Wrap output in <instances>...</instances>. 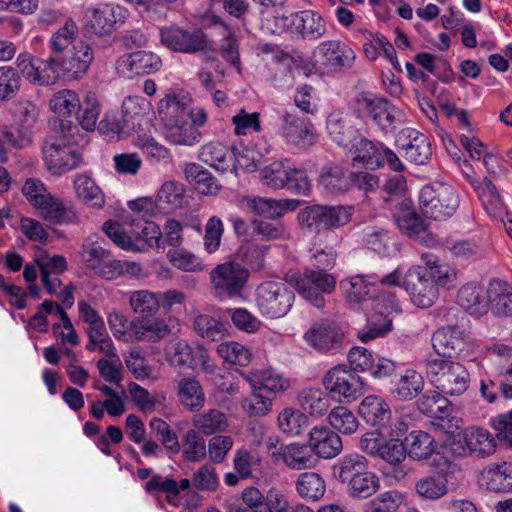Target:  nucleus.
I'll list each match as a JSON object with an SVG mask.
<instances>
[{
	"label": "nucleus",
	"instance_id": "nucleus-22",
	"mask_svg": "<svg viewBox=\"0 0 512 512\" xmlns=\"http://www.w3.org/2000/svg\"><path fill=\"white\" fill-rule=\"evenodd\" d=\"M191 482L187 478L176 481L173 478L163 477L160 474H153L146 482L144 490L146 493L154 496L159 494L165 495L167 503L177 506L180 500L181 491H186L190 488Z\"/></svg>",
	"mask_w": 512,
	"mask_h": 512
},
{
	"label": "nucleus",
	"instance_id": "nucleus-50",
	"mask_svg": "<svg viewBox=\"0 0 512 512\" xmlns=\"http://www.w3.org/2000/svg\"><path fill=\"white\" fill-rule=\"evenodd\" d=\"M129 305L134 313L144 318L158 312L160 301L158 295L149 290H137L130 293Z\"/></svg>",
	"mask_w": 512,
	"mask_h": 512
},
{
	"label": "nucleus",
	"instance_id": "nucleus-49",
	"mask_svg": "<svg viewBox=\"0 0 512 512\" xmlns=\"http://www.w3.org/2000/svg\"><path fill=\"white\" fill-rule=\"evenodd\" d=\"M417 404L419 410L429 417L443 419L448 415L449 401L439 390L425 392Z\"/></svg>",
	"mask_w": 512,
	"mask_h": 512
},
{
	"label": "nucleus",
	"instance_id": "nucleus-45",
	"mask_svg": "<svg viewBox=\"0 0 512 512\" xmlns=\"http://www.w3.org/2000/svg\"><path fill=\"white\" fill-rule=\"evenodd\" d=\"M297 35L304 40H317L326 32V23L322 16L313 10L299 11Z\"/></svg>",
	"mask_w": 512,
	"mask_h": 512
},
{
	"label": "nucleus",
	"instance_id": "nucleus-37",
	"mask_svg": "<svg viewBox=\"0 0 512 512\" xmlns=\"http://www.w3.org/2000/svg\"><path fill=\"white\" fill-rule=\"evenodd\" d=\"M279 455L283 462L294 470L310 468L315 464V457L309 445L292 443L281 447Z\"/></svg>",
	"mask_w": 512,
	"mask_h": 512
},
{
	"label": "nucleus",
	"instance_id": "nucleus-32",
	"mask_svg": "<svg viewBox=\"0 0 512 512\" xmlns=\"http://www.w3.org/2000/svg\"><path fill=\"white\" fill-rule=\"evenodd\" d=\"M247 207L256 215L276 219L297 207L296 200H275L264 197L247 198Z\"/></svg>",
	"mask_w": 512,
	"mask_h": 512
},
{
	"label": "nucleus",
	"instance_id": "nucleus-11",
	"mask_svg": "<svg viewBox=\"0 0 512 512\" xmlns=\"http://www.w3.org/2000/svg\"><path fill=\"white\" fill-rule=\"evenodd\" d=\"M355 112L360 118L370 117L381 130L388 132L394 129L398 111L387 99L363 93L355 98Z\"/></svg>",
	"mask_w": 512,
	"mask_h": 512
},
{
	"label": "nucleus",
	"instance_id": "nucleus-27",
	"mask_svg": "<svg viewBox=\"0 0 512 512\" xmlns=\"http://www.w3.org/2000/svg\"><path fill=\"white\" fill-rule=\"evenodd\" d=\"M369 469L367 458L358 453H350L340 457L332 466V475L340 483L348 486L356 477Z\"/></svg>",
	"mask_w": 512,
	"mask_h": 512
},
{
	"label": "nucleus",
	"instance_id": "nucleus-39",
	"mask_svg": "<svg viewBox=\"0 0 512 512\" xmlns=\"http://www.w3.org/2000/svg\"><path fill=\"white\" fill-rule=\"evenodd\" d=\"M298 403L305 413L313 417H320L328 411L330 398L320 388H306L299 393Z\"/></svg>",
	"mask_w": 512,
	"mask_h": 512
},
{
	"label": "nucleus",
	"instance_id": "nucleus-52",
	"mask_svg": "<svg viewBox=\"0 0 512 512\" xmlns=\"http://www.w3.org/2000/svg\"><path fill=\"white\" fill-rule=\"evenodd\" d=\"M207 454L206 441L195 429H189L182 438V456L185 461L196 463L204 460Z\"/></svg>",
	"mask_w": 512,
	"mask_h": 512
},
{
	"label": "nucleus",
	"instance_id": "nucleus-48",
	"mask_svg": "<svg viewBox=\"0 0 512 512\" xmlns=\"http://www.w3.org/2000/svg\"><path fill=\"white\" fill-rule=\"evenodd\" d=\"M346 489L348 495L353 499H367L380 489V479L369 468L346 486Z\"/></svg>",
	"mask_w": 512,
	"mask_h": 512
},
{
	"label": "nucleus",
	"instance_id": "nucleus-63",
	"mask_svg": "<svg viewBox=\"0 0 512 512\" xmlns=\"http://www.w3.org/2000/svg\"><path fill=\"white\" fill-rule=\"evenodd\" d=\"M402 502L401 493L395 490L386 491L367 502L364 512H396Z\"/></svg>",
	"mask_w": 512,
	"mask_h": 512
},
{
	"label": "nucleus",
	"instance_id": "nucleus-57",
	"mask_svg": "<svg viewBox=\"0 0 512 512\" xmlns=\"http://www.w3.org/2000/svg\"><path fill=\"white\" fill-rule=\"evenodd\" d=\"M391 327V318H387L379 312L373 311V313H370L367 317L366 326L358 332V337L362 342L367 343L378 337L385 336L391 330Z\"/></svg>",
	"mask_w": 512,
	"mask_h": 512
},
{
	"label": "nucleus",
	"instance_id": "nucleus-56",
	"mask_svg": "<svg viewBox=\"0 0 512 512\" xmlns=\"http://www.w3.org/2000/svg\"><path fill=\"white\" fill-rule=\"evenodd\" d=\"M79 30L76 22L72 18L66 19L63 26H61L50 38L49 48L53 54L63 53L70 45H72Z\"/></svg>",
	"mask_w": 512,
	"mask_h": 512
},
{
	"label": "nucleus",
	"instance_id": "nucleus-29",
	"mask_svg": "<svg viewBox=\"0 0 512 512\" xmlns=\"http://www.w3.org/2000/svg\"><path fill=\"white\" fill-rule=\"evenodd\" d=\"M93 51L84 42H78L73 46V51L60 63L63 74L71 79L81 78L93 61Z\"/></svg>",
	"mask_w": 512,
	"mask_h": 512
},
{
	"label": "nucleus",
	"instance_id": "nucleus-6",
	"mask_svg": "<svg viewBox=\"0 0 512 512\" xmlns=\"http://www.w3.org/2000/svg\"><path fill=\"white\" fill-rule=\"evenodd\" d=\"M295 294L286 283L265 281L256 290L259 312L271 319L285 316L291 309Z\"/></svg>",
	"mask_w": 512,
	"mask_h": 512
},
{
	"label": "nucleus",
	"instance_id": "nucleus-64",
	"mask_svg": "<svg viewBox=\"0 0 512 512\" xmlns=\"http://www.w3.org/2000/svg\"><path fill=\"white\" fill-rule=\"evenodd\" d=\"M259 512H313L308 507L301 505L295 508L289 506L286 496L279 490L271 488L265 495L262 511Z\"/></svg>",
	"mask_w": 512,
	"mask_h": 512
},
{
	"label": "nucleus",
	"instance_id": "nucleus-14",
	"mask_svg": "<svg viewBox=\"0 0 512 512\" xmlns=\"http://www.w3.org/2000/svg\"><path fill=\"white\" fill-rule=\"evenodd\" d=\"M162 67V60L156 53L138 50L121 55L116 61V70L119 75L126 78L144 76L158 72Z\"/></svg>",
	"mask_w": 512,
	"mask_h": 512
},
{
	"label": "nucleus",
	"instance_id": "nucleus-12",
	"mask_svg": "<svg viewBox=\"0 0 512 512\" xmlns=\"http://www.w3.org/2000/svg\"><path fill=\"white\" fill-rule=\"evenodd\" d=\"M315 62L327 72H341L352 67L356 58L354 50L338 40L321 42L314 52Z\"/></svg>",
	"mask_w": 512,
	"mask_h": 512
},
{
	"label": "nucleus",
	"instance_id": "nucleus-47",
	"mask_svg": "<svg viewBox=\"0 0 512 512\" xmlns=\"http://www.w3.org/2000/svg\"><path fill=\"white\" fill-rule=\"evenodd\" d=\"M185 177L194 188L202 194L211 195L218 190L217 183L211 173L197 163L186 165Z\"/></svg>",
	"mask_w": 512,
	"mask_h": 512
},
{
	"label": "nucleus",
	"instance_id": "nucleus-23",
	"mask_svg": "<svg viewBox=\"0 0 512 512\" xmlns=\"http://www.w3.org/2000/svg\"><path fill=\"white\" fill-rule=\"evenodd\" d=\"M309 446L313 454L325 459L336 457L343 449L340 436L325 426L310 431Z\"/></svg>",
	"mask_w": 512,
	"mask_h": 512
},
{
	"label": "nucleus",
	"instance_id": "nucleus-42",
	"mask_svg": "<svg viewBox=\"0 0 512 512\" xmlns=\"http://www.w3.org/2000/svg\"><path fill=\"white\" fill-rule=\"evenodd\" d=\"M346 298L349 302L361 303L372 301L378 291V285L371 277L353 276L347 283H343Z\"/></svg>",
	"mask_w": 512,
	"mask_h": 512
},
{
	"label": "nucleus",
	"instance_id": "nucleus-51",
	"mask_svg": "<svg viewBox=\"0 0 512 512\" xmlns=\"http://www.w3.org/2000/svg\"><path fill=\"white\" fill-rule=\"evenodd\" d=\"M247 380L251 387H255L267 395L284 391L289 387V381L272 370L260 371L253 378H247Z\"/></svg>",
	"mask_w": 512,
	"mask_h": 512
},
{
	"label": "nucleus",
	"instance_id": "nucleus-20",
	"mask_svg": "<svg viewBox=\"0 0 512 512\" xmlns=\"http://www.w3.org/2000/svg\"><path fill=\"white\" fill-rule=\"evenodd\" d=\"M34 208L41 218L54 225H73L79 222L76 209L51 193Z\"/></svg>",
	"mask_w": 512,
	"mask_h": 512
},
{
	"label": "nucleus",
	"instance_id": "nucleus-41",
	"mask_svg": "<svg viewBox=\"0 0 512 512\" xmlns=\"http://www.w3.org/2000/svg\"><path fill=\"white\" fill-rule=\"evenodd\" d=\"M406 454L415 460L428 459L436 449L433 437L424 431H412L405 438Z\"/></svg>",
	"mask_w": 512,
	"mask_h": 512
},
{
	"label": "nucleus",
	"instance_id": "nucleus-26",
	"mask_svg": "<svg viewBox=\"0 0 512 512\" xmlns=\"http://www.w3.org/2000/svg\"><path fill=\"white\" fill-rule=\"evenodd\" d=\"M458 304L471 316L479 318L488 312V298L483 286L470 282L463 285L457 294Z\"/></svg>",
	"mask_w": 512,
	"mask_h": 512
},
{
	"label": "nucleus",
	"instance_id": "nucleus-62",
	"mask_svg": "<svg viewBox=\"0 0 512 512\" xmlns=\"http://www.w3.org/2000/svg\"><path fill=\"white\" fill-rule=\"evenodd\" d=\"M194 328L202 338H207L211 341L222 339L226 333V327L223 322L205 314L195 318Z\"/></svg>",
	"mask_w": 512,
	"mask_h": 512
},
{
	"label": "nucleus",
	"instance_id": "nucleus-43",
	"mask_svg": "<svg viewBox=\"0 0 512 512\" xmlns=\"http://www.w3.org/2000/svg\"><path fill=\"white\" fill-rule=\"evenodd\" d=\"M423 385L424 380L421 374L409 369L394 382L391 393L398 400H411L422 391Z\"/></svg>",
	"mask_w": 512,
	"mask_h": 512
},
{
	"label": "nucleus",
	"instance_id": "nucleus-35",
	"mask_svg": "<svg viewBox=\"0 0 512 512\" xmlns=\"http://www.w3.org/2000/svg\"><path fill=\"white\" fill-rule=\"evenodd\" d=\"M418 496L425 500H438L448 492V473L436 471L420 478L415 484Z\"/></svg>",
	"mask_w": 512,
	"mask_h": 512
},
{
	"label": "nucleus",
	"instance_id": "nucleus-18",
	"mask_svg": "<svg viewBox=\"0 0 512 512\" xmlns=\"http://www.w3.org/2000/svg\"><path fill=\"white\" fill-rule=\"evenodd\" d=\"M404 287L411 301L420 308H429L438 299L439 292L434 282L417 270H409Z\"/></svg>",
	"mask_w": 512,
	"mask_h": 512
},
{
	"label": "nucleus",
	"instance_id": "nucleus-60",
	"mask_svg": "<svg viewBox=\"0 0 512 512\" xmlns=\"http://www.w3.org/2000/svg\"><path fill=\"white\" fill-rule=\"evenodd\" d=\"M251 388L252 394L241 401V407L249 417L265 416L272 408V397L255 387Z\"/></svg>",
	"mask_w": 512,
	"mask_h": 512
},
{
	"label": "nucleus",
	"instance_id": "nucleus-30",
	"mask_svg": "<svg viewBox=\"0 0 512 512\" xmlns=\"http://www.w3.org/2000/svg\"><path fill=\"white\" fill-rule=\"evenodd\" d=\"M199 159L215 170L225 173L232 169L233 151L221 142L211 141L201 146L199 150Z\"/></svg>",
	"mask_w": 512,
	"mask_h": 512
},
{
	"label": "nucleus",
	"instance_id": "nucleus-3",
	"mask_svg": "<svg viewBox=\"0 0 512 512\" xmlns=\"http://www.w3.org/2000/svg\"><path fill=\"white\" fill-rule=\"evenodd\" d=\"M260 180L268 188L287 189L296 195L308 196L311 191L305 171L295 167L289 159L275 160L263 167Z\"/></svg>",
	"mask_w": 512,
	"mask_h": 512
},
{
	"label": "nucleus",
	"instance_id": "nucleus-1",
	"mask_svg": "<svg viewBox=\"0 0 512 512\" xmlns=\"http://www.w3.org/2000/svg\"><path fill=\"white\" fill-rule=\"evenodd\" d=\"M314 258L315 269L306 268L302 274L290 275L289 282L303 298L320 308L325 304L323 294H329L335 288V278L326 272L333 267L334 259L324 251L317 252Z\"/></svg>",
	"mask_w": 512,
	"mask_h": 512
},
{
	"label": "nucleus",
	"instance_id": "nucleus-5",
	"mask_svg": "<svg viewBox=\"0 0 512 512\" xmlns=\"http://www.w3.org/2000/svg\"><path fill=\"white\" fill-rule=\"evenodd\" d=\"M353 214L350 206L310 205L300 210L298 221L311 233L334 230L348 224Z\"/></svg>",
	"mask_w": 512,
	"mask_h": 512
},
{
	"label": "nucleus",
	"instance_id": "nucleus-33",
	"mask_svg": "<svg viewBox=\"0 0 512 512\" xmlns=\"http://www.w3.org/2000/svg\"><path fill=\"white\" fill-rule=\"evenodd\" d=\"M463 441L469 452L478 457L490 456L496 451V439L484 428H466L463 432Z\"/></svg>",
	"mask_w": 512,
	"mask_h": 512
},
{
	"label": "nucleus",
	"instance_id": "nucleus-24",
	"mask_svg": "<svg viewBox=\"0 0 512 512\" xmlns=\"http://www.w3.org/2000/svg\"><path fill=\"white\" fill-rule=\"evenodd\" d=\"M479 483L492 492L512 491V463L504 461L488 465L481 471Z\"/></svg>",
	"mask_w": 512,
	"mask_h": 512
},
{
	"label": "nucleus",
	"instance_id": "nucleus-13",
	"mask_svg": "<svg viewBox=\"0 0 512 512\" xmlns=\"http://www.w3.org/2000/svg\"><path fill=\"white\" fill-rule=\"evenodd\" d=\"M306 343L320 353H337L344 344V332L333 321L314 323L304 334Z\"/></svg>",
	"mask_w": 512,
	"mask_h": 512
},
{
	"label": "nucleus",
	"instance_id": "nucleus-53",
	"mask_svg": "<svg viewBox=\"0 0 512 512\" xmlns=\"http://www.w3.org/2000/svg\"><path fill=\"white\" fill-rule=\"evenodd\" d=\"M296 490L302 498L315 501L324 495L326 485L324 479L319 474L304 472L297 479Z\"/></svg>",
	"mask_w": 512,
	"mask_h": 512
},
{
	"label": "nucleus",
	"instance_id": "nucleus-4",
	"mask_svg": "<svg viewBox=\"0 0 512 512\" xmlns=\"http://www.w3.org/2000/svg\"><path fill=\"white\" fill-rule=\"evenodd\" d=\"M456 189L446 183L433 182L422 187L418 203L422 214L434 220L451 217L459 207Z\"/></svg>",
	"mask_w": 512,
	"mask_h": 512
},
{
	"label": "nucleus",
	"instance_id": "nucleus-2",
	"mask_svg": "<svg viewBox=\"0 0 512 512\" xmlns=\"http://www.w3.org/2000/svg\"><path fill=\"white\" fill-rule=\"evenodd\" d=\"M426 368L431 383L445 395L459 396L469 387L470 373L460 362L446 358H430Z\"/></svg>",
	"mask_w": 512,
	"mask_h": 512
},
{
	"label": "nucleus",
	"instance_id": "nucleus-58",
	"mask_svg": "<svg viewBox=\"0 0 512 512\" xmlns=\"http://www.w3.org/2000/svg\"><path fill=\"white\" fill-rule=\"evenodd\" d=\"M217 353L225 362L239 366H247L252 357L247 347L235 341L220 343L217 347Z\"/></svg>",
	"mask_w": 512,
	"mask_h": 512
},
{
	"label": "nucleus",
	"instance_id": "nucleus-34",
	"mask_svg": "<svg viewBox=\"0 0 512 512\" xmlns=\"http://www.w3.org/2000/svg\"><path fill=\"white\" fill-rule=\"evenodd\" d=\"M359 414L371 426L385 427L391 417L388 403L376 395L366 396L359 405Z\"/></svg>",
	"mask_w": 512,
	"mask_h": 512
},
{
	"label": "nucleus",
	"instance_id": "nucleus-15",
	"mask_svg": "<svg viewBox=\"0 0 512 512\" xmlns=\"http://www.w3.org/2000/svg\"><path fill=\"white\" fill-rule=\"evenodd\" d=\"M396 146L408 161L417 165L426 164L432 155L428 136L414 128H403L397 134Z\"/></svg>",
	"mask_w": 512,
	"mask_h": 512
},
{
	"label": "nucleus",
	"instance_id": "nucleus-54",
	"mask_svg": "<svg viewBox=\"0 0 512 512\" xmlns=\"http://www.w3.org/2000/svg\"><path fill=\"white\" fill-rule=\"evenodd\" d=\"M400 229L409 237L419 240L427 246L436 244V237L427 232L423 220L416 213H408L399 219Z\"/></svg>",
	"mask_w": 512,
	"mask_h": 512
},
{
	"label": "nucleus",
	"instance_id": "nucleus-40",
	"mask_svg": "<svg viewBox=\"0 0 512 512\" xmlns=\"http://www.w3.org/2000/svg\"><path fill=\"white\" fill-rule=\"evenodd\" d=\"M178 398L189 411H200L205 404V394L200 383L195 379L184 378L178 383Z\"/></svg>",
	"mask_w": 512,
	"mask_h": 512
},
{
	"label": "nucleus",
	"instance_id": "nucleus-46",
	"mask_svg": "<svg viewBox=\"0 0 512 512\" xmlns=\"http://www.w3.org/2000/svg\"><path fill=\"white\" fill-rule=\"evenodd\" d=\"M74 189L77 197L86 205L93 208L103 207L104 195L95 181L87 175H78L74 180Z\"/></svg>",
	"mask_w": 512,
	"mask_h": 512
},
{
	"label": "nucleus",
	"instance_id": "nucleus-19",
	"mask_svg": "<svg viewBox=\"0 0 512 512\" xmlns=\"http://www.w3.org/2000/svg\"><path fill=\"white\" fill-rule=\"evenodd\" d=\"M45 164L53 174H62L78 166L81 157L66 143L47 141L43 146Z\"/></svg>",
	"mask_w": 512,
	"mask_h": 512
},
{
	"label": "nucleus",
	"instance_id": "nucleus-61",
	"mask_svg": "<svg viewBox=\"0 0 512 512\" xmlns=\"http://www.w3.org/2000/svg\"><path fill=\"white\" fill-rule=\"evenodd\" d=\"M78 113V122L86 131H94L100 113L99 102L96 94L88 92L83 103H80Z\"/></svg>",
	"mask_w": 512,
	"mask_h": 512
},
{
	"label": "nucleus",
	"instance_id": "nucleus-17",
	"mask_svg": "<svg viewBox=\"0 0 512 512\" xmlns=\"http://www.w3.org/2000/svg\"><path fill=\"white\" fill-rule=\"evenodd\" d=\"M432 346L437 354L436 358L452 360L466 350L468 334L457 326L442 327L434 332Z\"/></svg>",
	"mask_w": 512,
	"mask_h": 512
},
{
	"label": "nucleus",
	"instance_id": "nucleus-31",
	"mask_svg": "<svg viewBox=\"0 0 512 512\" xmlns=\"http://www.w3.org/2000/svg\"><path fill=\"white\" fill-rule=\"evenodd\" d=\"M166 138L174 144L192 146L200 142L202 133L193 128L185 113H181L166 125Z\"/></svg>",
	"mask_w": 512,
	"mask_h": 512
},
{
	"label": "nucleus",
	"instance_id": "nucleus-21",
	"mask_svg": "<svg viewBox=\"0 0 512 512\" xmlns=\"http://www.w3.org/2000/svg\"><path fill=\"white\" fill-rule=\"evenodd\" d=\"M488 310L496 317L512 316V285L502 279L493 278L486 291Z\"/></svg>",
	"mask_w": 512,
	"mask_h": 512
},
{
	"label": "nucleus",
	"instance_id": "nucleus-8",
	"mask_svg": "<svg viewBox=\"0 0 512 512\" xmlns=\"http://www.w3.org/2000/svg\"><path fill=\"white\" fill-rule=\"evenodd\" d=\"M248 277V270L234 262L219 264L210 273L212 287L216 294L228 298L241 294Z\"/></svg>",
	"mask_w": 512,
	"mask_h": 512
},
{
	"label": "nucleus",
	"instance_id": "nucleus-36",
	"mask_svg": "<svg viewBox=\"0 0 512 512\" xmlns=\"http://www.w3.org/2000/svg\"><path fill=\"white\" fill-rule=\"evenodd\" d=\"M326 128L331 139L341 146H347L355 134L348 114L340 110L332 111L328 115Z\"/></svg>",
	"mask_w": 512,
	"mask_h": 512
},
{
	"label": "nucleus",
	"instance_id": "nucleus-55",
	"mask_svg": "<svg viewBox=\"0 0 512 512\" xmlns=\"http://www.w3.org/2000/svg\"><path fill=\"white\" fill-rule=\"evenodd\" d=\"M184 198V186L177 181H167L158 191L156 204L160 209L174 210L182 206Z\"/></svg>",
	"mask_w": 512,
	"mask_h": 512
},
{
	"label": "nucleus",
	"instance_id": "nucleus-16",
	"mask_svg": "<svg viewBox=\"0 0 512 512\" xmlns=\"http://www.w3.org/2000/svg\"><path fill=\"white\" fill-rule=\"evenodd\" d=\"M280 133L288 144L300 148H306L316 141V133L311 121L292 112L283 114Z\"/></svg>",
	"mask_w": 512,
	"mask_h": 512
},
{
	"label": "nucleus",
	"instance_id": "nucleus-25",
	"mask_svg": "<svg viewBox=\"0 0 512 512\" xmlns=\"http://www.w3.org/2000/svg\"><path fill=\"white\" fill-rule=\"evenodd\" d=\"M383 147L384 145L379 142H373L361 137L352 145L350 150L352 153V165L370 170L383 167V159L381 158Z\"/></svg>",
	"mask_w": 512,
	"mask_h": 512
},
{
	"label": "nucleus",
	"instance_id": "nucleus-44",
	"mask_svg": "<svg viewBox=\"0 0 512 512\" xmlns=\"http://www.w3.org/2000/svg\"><path fill=\"white\" fill-rule=\"evenodd\" d=\"M192 423L196 431L206 436L224 432L228 426L226 415L218 409L196 414Z\"/></svg>",
	"mask_w": 512,
	"mask_h": 512
},
{
	"label": "nucleus",
	"instance_id": "nucleus-9",
	"mask_svg": "<svg viewBox=\"0 0 512 512\" xmlns=\"http://www.w3.org/2000/svg\"><path fill=\"white\" fill-rule=\"evenodd\" d=\"M323 385L327 391L348 402L359 398L365 390L361 377L346 365L331 368L323 378Z\"/></svg>",
	"mask_w": 512,
	"mask_h": 512
},
{
	"label": "nucleus",
	"instance_id": "nucleus-7",
	"mask_svg": "<svg viewBox=\"0 0 512 512\" xmlns=\"http://www.w3.org/2000/svg\"><path fill=\"white\" fill-rule=\"evenodd\" d=\"M128 10L116 3L101 2L84 12L86 29L97 36H110L128 18Z\"/></svg>",
	"mask_w": 512,
	"mask_h": 512
},
{
	"label": "nucleus",
	"instance_id": "nucleus-38",
	"mask_svg": "<svg viewBox=\"0 0 512 512\" xmlns=\"http://www.w3.org/2000/svg\"><path fill=\"white\" fill-rule=\"evenodd\" d=\"M476 190L485 211L492 218H500L503 221L502 217L507 215L506 207L493 182L484 178L476 187Z\"/></svg>",
	"mask_w": 512,
	"mask_h": 512
},
{
	"label": "nucleus",
	"instance_id": "nucleus-10",
	"mask_svg": "<svg viewBox=\"0 0 512 512\" xmlns=\"http://www.w3.org/2000/svg\"><path fill=\"white\" fill-rule=\"evenodd\" d=\"M160 40L168 49L186 54L202 52L210 46L201 30L188 31L174 25L160 29Z\"/></svg>",
	"mask_w": 512,
	"mask_h": 512
},
{
	"label": "nucleus",
	"instance_id": "nucleus-59",
	"mask_svg": "<svg viewBox=\"0 0 512 512\" xmlns=\"http://www.w3.org/2000/svg\"><path fill=\"white\" fill-rule=\"evenodd\" d=\"M350 174L345 176L341 167H325L320 175V183L331 193H343L350 190Z\"/></svg>",
	"mask_w": 512,
	"mask_h": 512
},
{
	"label": "nucleus",
	"instance_id": "nucleus-28",
	"mask_svg": "<svg viewBox=\"0 0 512 512\" xmlns=\"http://www.w3.org/2000/svg\"><path fill=\"white\" fill-rule=\"evenodd\" d=\"M132 333L136 341L156 343L170 333V328L163 318L144 317L130 321Z\"/></svg>",
	"mask_w": 512,
	"mask_h": 512
}]
</instances>
